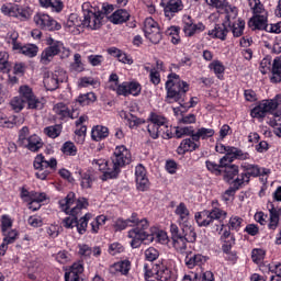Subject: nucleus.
Instances as JSON below:
<instances>
[{
  "label": "nucleus",
  "instance_id": "8fccbe9b",
  "mask_svg": "<svg viewBox=\"0 0 281 281\" xmlns=\"http://www.w3.org/2000/svg\"><path fill=\"white\" fill-rule=\"evenodd\" d=\"M15 16L16 19H21L22 21H27L32 14L30 13V9H23L20 8L19 4H16V11H15Z\"/></svg>",
  "mask_w": 281,
  "mask_h": 281
},
{
  "label": "nucleus",
  "instance_id": "a211bd4d",
  "mask_svg": "<svg viewBox=\"0 0 281 281\" xmlns=\"http://www.w3.org/2000/svg\"><path fill=\"white\" fill-rule=\"evenodd\" d=\"M229 22H224L222 24H215L214 30L209 31V36L213 38H220V41H226L227 34H229Z\"/></svg>",
  "mask_w": 281,
  "mask_h": 281
},
{
  "label": "nucleus",
  "instance_id": "f03ea898",
  "mask_svg": "<svg viewBox=\"0 0 281 281\" xmlns=\"http://www.w3.org/2000/svg\"><path fill=\"white\" fill-rule=\"evenodd\" d=\"M133 161V156L131 150L126 146H116L112 157L111 162L104 160H93L92 165L94 168L103 172L101 176L102 181H108V179H116L117 175L121 172V168L128 166Z\"/></svg>",
  "mask_w": 281,
  "mask_h": 281
},
{
  "label": "nucleus",
  "instance_id": "37998d69",
  "mask_svg": "<svg viewBox=\"0 0 281 281\" xmlns=\"http://www.w3.org/2000/svg\"><path fill=\"white\" fill-rule=\"evenodd\" d=\"M61 153H64V155H69L70 157H76L78 148L72 142H66L61 147Z\"/></svg>",
  "mask_w": 281,
  "mask_h": 281
},
{
  "label": "nucleus",
  "instance_id": "4c0bfd02",
  "mask_svg": "<svg viewBox=\"0 0 281 281\" xmlns=\"http://www.w3.org/2000/svg\"><path fill=\"white\" fill-rule=\"evenodd\" d=\"M183 239L187 243H196V232H194V228L192 226H183Z\"/></svg>",
  "mask_w": 281,
  "mask_h": 281
},
{
  "label": "nucleus",
  "instance_id": "680f3d73",
  "mask_svg": "<svg viewBox=\"0 0 281 281\" xmlns=\"http://www.w3.org/2000/svg\"><path fill=\"white\" fill-rule=\"evenodd\" d=\"M232 161H234V157L232 156V153L228 151V153H226V155L224 157H222L220 159V166H221V168H227V167L232 166V165H229V164H232Z\"/></svg>",
  "mask_w": 281,
  "mask_h": 281
},
{
  "label": "nucleus",
  "instance_id": "412c9836",
  "mask_svg": "<svg viewBox=\"0 0 281 281\" xmlns=\"http://www.w3.org/2000/svg\"><path fill=\"white\" fill-rule=\"evenodd\" d=\"M133 223H137V213H133L131 218L127 220L117 218L114 223V229L115 232H122L127 227H133Z\"/></svg>",
  "mask_w": 281,
  "mask_h": 281
},
{
  "label": "nucleus",
  "instance_id": "c03bdc74",
  "mask_svg": "<svg viewBox=\"0 0 281 281\" xmlns=\"http://www.w3.org/2000/svg\"><path fill=\"white\" fill-rule=\"evenodd\" d=\"M172 245L178 254H186L188 250V241L184 238L173 239Z\"/></svg>",
  "mask_w": 281,
  "mask_h": 281
},
{
  "label": "nucleus",
  "instance_id": "09e8293b",
  "mask_svg": "<svg viewBox=\"0 0 281 281\" xmlns=\"http://www.w3.org/2000/svg\"><path fill=\"white\" fill-rule=\"evenodd\" d=\"M136 186H137V190H139L140 192H146V190H148L150 188V181H148L147 177H138L136 179Z\"/></svg>",
  "mask_w": 281,
  "mask_h": 281
},
{
  "label": "nucleus",
  "instance_id": "aec40b11",
  "mask_svg": "<svg viewBox=\"0 0 281 281\" xmlns=\"http://www.w3.org/2000/svg\"><path fill=\"white\" fill-rule=\"evenodd\" d=\"M270 222L268 224L269 229H277L280 223L281 207H276L272 203L269 209Z\"/></svg>",
  "mask_w": 281,
  "mask_h": 281
},
{
  "label": "nucleus",
  "instance_id": "5701e85b",
  "mask_svg": "<svg viewBox=\"0 0 281 281\" xmlns=\"http://www.w3.org/2000/svg\"><path fill=\"white\" fill-rule=\"evenodd\" d=\"M270 82H272L273 85H278V82H281V56L274 58L273 60Z\"/></svg>",
  "mask_w": 281,
  "mask_h": 281
},
{
  "label": "nucleus",
  "instance_id": "c85d7f7f",
  "mask_svg": "<svg viewBox=\"0 0 281 281\" xmlns=\"http://www.w3.org/2000/svg\"><path fill=\"white\" fill-rule=\"evenodd\" d=\"M156 276L160 281H177V277L172 274V271L164 266L158 267V270H156Z\"/></svg>",
  "mask_w": 281,
  "mask_h": 281
},
{
  "label": "nucleus",
  "instance_id": "f8f14e48",
  "mask_svg": "<svg viewBox=\"0 0 281 281\" xmlns=\"http://www.w3.org/2000/svg\"><path fill=\"white\" fill-rule=\"evenodd\" d=\"M243 173L239 179H243V183H249V179L251 177H265L266 175H270L271 170L267 168L260 169L258 165L244 164L241 165Z\"/></svg>",
  "mask_w": 281,
  "mask_h": 281
},
{
  "label": "nucleus",
  "instance_id": "bf43d9fd",
  "mask_svg": "<svg viewBox=\"0 0 281 281\" xmlns=\"http://www.w3.org/2000/svg\"><path fill=\"white\" fill-rule=\"evenodd\" d=\"M170 232L172 240H179V238L183 239V231H180L177 224H171Z\"/></svg>",
  "mask_w": 281,
  "mask_h": 281
},
{
  "label": "nucleus",
  "instance_id": "6ab92c4d",
  "mask_svg": "<svg viewBox=\"0 0 281 281\" xmlns=\"http://www.w3.org/2000/svg\"><path fill=\"white\" fill-rule=\"evenodd\" d=\"M128 19H131V13L126 11V9H119L110 16V21L114 23V25L126 23Z\"/></svg>",
  "mask_w": 281,
  "mask_h": 281
},
{
  "label": "nucleus",
  "instance_id": "7c9ffc66",
  "mask_svg": "<svg viewBox=\"0 0 281 281\" xmlns=\"http://www.w3.org/2000/svg\"><path fill=\"white\" fill-rule=\"evenodd\" d=\"M240 186H243V179L236 178L233 180L232 187H229L223 195L224 201H229V198L227 196H234L236 191L240 190Z\"/></svg>",
  "mask_w": 281,
  "mask_h": 281
},
{
  "label": "nucleus",
  "instance_id": "2eb2a0df",
  "mask_svg": "<svg viewBox=\"0 0 281 281\" xmlns=\"http://www.w3.org/2000/svg\"><path fill=\"white\" fill-rule=\"evenodd\" d=\"M160 5L164 8L167 19H172L177 12L183 10V2L181 0H161Z\"/></svg>",
  "mask_w": 281,
  "mask_h": 281
},
{
  "label": "nucleus",
  "instance_id": "13d9d810",
  "mask_svg": "<svg viewBox=\"0 0 281 281\" xmlns=\"http://www.w3.org/2000/svg\"><path fill=\"white\" fill-rule=\"evenodd\" d=\"M0 126H2V128H14V126H16V122L10 121L8 116L0 113Z\"/></svg>",
  "mask_w": 281,
  "mask_h": 281
},
{
  "label": "nucleus",
  "instance_id": "dca6fc26",
  "mask_svg": "<svg viewBox=\"0 0 281 281\" xmlns=\"http://www.w3.org/2000/svg\"><path fill=\"white\" fill-rule=\"evenodd\" d=\"M64 25L68 32L75 35L80 34L82 30V21L78 19V14L76 13L70 14Z\"/></svg>",
  "mask_w": 281,
  "mask_h": 281
},
{
  "label": "nucleus",
  "instance_id": "ea45409f",
  "mask_svg": "<svg viewBox=\"0 0 281 281\" xmlns=\"http://www.w3.org/2000/svg\"><path fill=\"white\" fill-rule=\"evenodd\" d=\"M21 54H23L24 56H29V58H34V56L38 54V46L34 44L24 45L21 48Z\"/></svg>",
  "mask_w": 281,
  "mask_h": 281
},
{
  "label": "nucleus",
  "instance_id": "a878e982",
  "mask_svg": "<svg viewBox=\"0 0 281 281\" xmlns=\"http://www.w3.org/2000/svg\"><path fill=\"white\" fill-rule=\"evenodd\" d=\"M196 140L192 138H186L181 142L180 146L178 147L179 155H183L186 153H192L199 148V144L195 143Z\"/></svg>",
  "mask_w": 281,
  "mask_h": 281
},
{
  "label": "nucleus",
  "instance_id": "774afa93",
  "mask_svg": "<svg viewBox=\"0 0 281 281\" xmlns=\"http://www.w3.org/2000/svg\"><path fill=\"white\" fill-rule=\"evenodd\" d=\"M260 72L261 74H267L269 71V69H271V59L266 57L261 60L260 63Z\"/></svg>",
  "mask_w": 281,
  "mask_h": 281
},
{
  "label": "nucleus",
  "instance_id": "9d476101",
  "mask_svg": "<svg viewBox=\"0 0 281 281\" xmlns=\"http://www.w3.org/2000/svg\"><path fill=\"white\" fill-rule=\"evenodd\" d=\"M144 32L146 38H148L150 43H154V45L161 43V30L153 18L145 19Z\"/></svg>",
  "mask_w": 281,
  "mask_h": 281
},
{
  "label": "nucleus",
  "instance_id": "20e7f679",
  "mask_svg": "<svg viewBox=\"0 0 281 281\" xmlns=\"http://www.w3.org/2000/svg\"><path fill=\"white\" fill-rule=\"evenodd\" d=\"M147 132L151 139H172V128L168 126L166 117L157 114H150Z\"/></svg>",
  "mask_w": 281,
  "mask_h": 281
},
{
  "label": "nucleus",
  "instance_id": "f704fd0d",
  "mask_svg": "<svg viewBox=\"0 0 281 281\" xmlns=\"http://www.w3.org/2000/svg\"><path fill=\"white\" fill-rule=\"evenodd\" d=\"M222 10H224L226 14V22L228 23V27H232V20L238 16V9L236 7L229 5V2H227Z\"/></svg>",
  "mask_w": 281,
  "mask_h": 281
},
{
  "label": "nucleus",
  "instance_id": "7ed1b4c3",
  "mask_svg": "<svg viewBox=\"0 0 281 281\" xmlns=\"http://www.w3.org/2000/svg\"><path fill=\"white\" fill-rule=\"evenodd\" d=\"M227 213L221 209H213L212 211H202L195 214V221L199 227H211L213 232H223V218Z\"/></svg>",
  "mask_w": 281,
  "mask_h": 281
},
{
  "label": "nucleus",
  "instance_id": "f3484780",
  "mask_svg": "<svg viewBox=\"0 0 281 281\" xmlns=\"http://www.w3.org/2000/svg\"><path fill=\"white\" fill-rule=\"evenodd\" d=\"M33 166L35 170H45V168H52L54 170L56 169V166H58V161L56 160V158L45 160V156H43V154H40L35 157Z\"/></svg>",
  "mask_w": 281,
  "mask_h": 281
},
{
  "label": "nucleus",
  "instance_id": "f257e3e1",
  "mask_svg": "<svg viewBox=\"0 0 281 281\" xmlns=\"http://www.w3.org/2000/svg\"><path fill=\"white\" fill-rule=\"evenodd\" d=\"M74 203H76V206L71 209ZM59 207L61 212H65V214H70V216L63 220L64 227L67 229H74V227H77L78 234H85V232H87V225H89L91 213H87L78 221L80 212L89 207V201H87L86 198H79L76 202V193L69 192L65 199L59 201Z\"/></svg>",
  "mask_w": 281,
  "mask_h": 281
},
{
  "label": "nucleus",
  "instance_id": "3c124183",
  "mask_svg": "<svg viewBox=\"0 0 281 281\" xmlns=\"http://www.w3.org/2000/svg\"><path fill=\"white\" fill-rule=\"evenodd\" d=\"M228 153H231L234 159H241V160L249 159V154L243 153L240 149L236 147L228 148Z\"/></svg>",
  "mask_w": 281,
  "mask_h": 281
},
{
  "label": "nucleus",
  "instance_id": "c756f323",
  "mask_svg": "<svg viewBox=\"0 0 281 281\" xmlns=\"http://www.w3.org/2000/svg\"><path fill=\"white\" fill-rule=\"evenodd\" d=\"M42 8H52L53 12H63V1L60 0H40Z\"/></svg>",
  "mask_w": 281,
  "mask_h": 281
},
{
  "label": "nucleus",
  "instance_id": "0e129e2a",
  "mask_svg": "<svg viewBox=\"0 0 281 281\" xmlns=\"http://www.w3.org/2000/svg\"><path fill=\"white\" fill-rule=\"evenodd\" d=\"M249 7L254 11V14H262V4L260 0H249Z\"/></svg>",
  "mask_w": 281,
  "mask_h": 281
},
{
  "label": "nucleus",
  "instance_id": "423d86ee",
  "mask_svg": "<svg viewBox=\"0 0 281 281\" xmlns=\"http://www.w3.org/2000/svg\"><path fill=\"white\" fill-rule=\"evenodd\" d=\"M167 97L166 102L172 104V102H183L186 94L190 91V85L186 81H172L167 80L166 82Z\"/></svg>",
  "mask_w": 281,
  "mask_h": 281
},
{
  "label": "nucleus",
  "instance_id": "052dcab7",
  "mask_svg": "<svg viewBox=\"0 0 281 281\" xmlns=\"http://www.w3.org/2000/svg\"><path fill=\"white\" fill-rule=\"evenodd\" d=\"M12 227V220L8 215H3L1 218V229L2 234L5 236V232H8Z\"/></svg>",
  "mask_w": 281,
  "mask_h": 281
},
{
  "label": "nucleus",
  "instance_id": "e433bc0d",
  "mask_svg": "<svg viewBox=\"0 0 281 281\" xmlns=\"http://www.w3.org/2000/svg\"><path fill=\"white\" fill-rule=\"evenodd\" d=\"M232 32H233V36L235 38H240V36L244 34L245 32V22L241 19H238L237 23H233L231 24V26H228Z\"/></svg>",
  "mask_w": 281,
  "mask_h": 281
},
{
  "label": "nucleus",
  "instance_id": "4be33fe9",
  "mask_svg": "<svg viewBox=\"0 0 281 281\" xmlns=\"http://www.w3.org/2000/svg\"><path fill=\"white\" fill-rule=\"evenodd\" d=\"M53 111L54 113H56V115H58L60 120H65V117H70L71 120H74L76 117L74 115V111H69L67 104L63 102L55 104Z\"/></svg>",
  "mask_w": 281,
  "mask_h": 281
},
{
  "label": "nucleus",
  "instance_id": "49530a36",
  "mask_svg": "<svg viewBox=\"0 0 281 281\" xmlns=\"http://www.w3.org/2000/svg\"><path fill=\"white\" fill-rule=\"evenodd\" d=\"M114 269L116 271H119L120 273H122L123 276H126L128 273V271H131V261L125 260V261L115 263Z\"/></svg>",
  "mask_w": 281,
  "mask_h": 281
},
{
  "label": "nucleus",
  "instance_id": "0eeeda50",
  "mask_svg": "<svg viewBox=\"0 0 281 281\" xmlns=\"http://www.w3.org/2000/svg\"><path fill=\"white\" fill-rule=\"evenodd\" d=\"M82 27H89L90 30H100V27H102V12L97 11L93 7L90 8L89 2H85L82 4Z\"/></svg>",
  "mask_w": 281,
  "mask_h": 281
},
{
  "label": "nucleus",
  "instance_id": "6e6d98bb",
  "mask_svg": "<svg viewBox=\"0 0 281 281\" xmlns=\"http://www.w3.org/2000/svg\"><path fill=\"white\" fill-rule=\"evenodd\" d=\"M145 257H146V260H148L149 262H155V260L159 258V251L150 247L147 250H145Z\"/></svg>",
  "mask_w": 281,
  "mask_h": 281
},
{
  "label": "nucleus",
  "instance_id": "72a5a7b5",
  "mask_svg": "<svg viewBox=\"0 0 281 281\" xmlns=\"http://www.w3.org/2000/svg\"><path fill=\"white\" fill-rule=\"evenodd\" d=\"M98 98L95 97V93L93 92H88L85 94H80L77 99L76 102H78L81 106H89V104H93Z\"/></svg>",
  "mask_w": 281,
  "mask_h": 281
},
{
  "label": "nucleus",
  "instance_id": "c9c22d12",
  "mask_svg": "<svg viewBox=\"0 0 281 281\" xmlns=\"http://www.w3.org/2000/svg\"><path fill=\"white\" fill-rule=\"evenodd\" d=\"M238 166L231 165L228 167H224V181L229 183V181H234V177H238Z\"/></svg>",
  "mask_w": 281,
  "mask_h": 281
},
{
  "label": "nucleus",
  "instance_id": "cd10ccee",
  "mask_svg": "<svg viewBox=\"0 0 281 281\" xmlns=\"http://www.w3.org/2000/svg\"><path fill=\"white\" fill-rule=\"evenodd\" d=\"M248 25L252 30H267V16L255 15L252 19H250Z\"/></svg>",
  "mask_w": 281,
  "mask_h": 281
},
{
  "label": "nucleus",
  "instance_id": "ddd939ff",
  "mask_svg": "<svg viewBox=\"0 0 281 281\" xmlns=\"http://www.w3.org/2000/svg\"><path fill=\"white\" fill-rule=\"evenodd\" d=\"M19 91L20 98L27 104V109H37L38 111L43 109V101L38 100V98L34 95L32 88L29 86H22Z\"/></svg>",
  "mask_w": 281,
  "mask_h": 281
},
{
  "label": "nucleus",
  "instance_id": "338daca9",
  "mask_svg": "<svg viewBox=\"0 0 281 281\" xmlns=\"http://www.w3.org/2000/svg\"><path fill=\"white\" fill-rule=\"evenodd\" d=\"M19 40V33L16 32H13L9 35V40H8V43H11L13 45V49H20L21 52V48L23 46H21L16 41Z\"/></svg>",
  "mask_w": 281,
  "mask_h": 281
},
{
  "label": "nucleus",
  "instance_id": "39448f33",
  "mask_svg": "<svg viewBox=\"0 0 281 281\" xmlns=\"http://www.w3.org/2000/svg\"><path fill=\"white\" fill-rule=\"evenodd\" d=\"M132 225L135 228L131 229L127 236L128 238H132L131 247L133 249L142 247V243H144V240H155V235L148 234V232H146V229H148V227L150 226L148 224V220L143 218L139 221V218H137V223H132Z\"/></svg>",
  "mask_w": 281,
  "mask_h": 281
},
{
  "label": "nucleus",
  "instance_id": "864d4df0",
  "mask_svg": "<svg viewBox=\"0 0 281 281\" xmlns=\"http://www.w3.org/2000/svg\"><path fill=\"white\" fill-rule=\"evenodd\" d=\"M0 10L2 14H5L7 16L16 15V4H3Z\"/></svg>",
  "mask_w": 281,
  "mask_h": 281
},
{
  "label": "nucleus",
  "instance_id": "1a4fd4ad",
  "mask_svg": "<svg viewBox=\"0 0 281 281\" xmlns=\"http://www.w3.org/2000/svg\"><path fill=\"white\" fill-rule=\"evenodd\" d=\"M67 80V72L58 68L54 72H47L44 76V87L47 91H56L60 86V82H65Z\"/></svg>",
  "mask_w": 281,
  "mask_h": 281
},
{
  "label": "nucleus",
  "instance_id": "de8ad7c7",
  "mask_svg": "<svg viewBox=\"0 0 281 281\" xmlns=\"http://www.w3.org/2000/svg\"><path fill=\"white\" fill-rule=\"evenodd\" d=\"M25 104H26L25 101L21 97H15L11 101V106H12L13 111H15V113L23 111V109H25Z\"/></svg>",
  "mask_w": 281,
  "mask_h": 281
},
{
  "label": "nucleus",
  "instance_id": "393cba45",
  "mask_svg": "<svg viewBox=\"0 0 281 281\" xmlns=\"http://www.w3.org/2000/svg\"><path fill=\"white\" fill-rule=\"evenodd\" d=\"M91 137L93 142H102V139H106L109 137V127L97 125L91 131Z\"/></svg>",
  "mask_w": 281,
  "mask_h": 281
},
{
  "label": "nucleus",
  "instance_id": "473e14b6",
  "mask_svg": "<svg viewBox=\"0 0 281 281\" xmlns=\"http://www.w3.org/2000/svg\"><path fill=\"white\" fill-rule=\"evenodd\" d=\"M214 130L201 127L193 135V142H200V139H210V137H214Z\"/></svg>",
  "mask_w": 281,
  "mask_h": 281
},
{
  "label": "nucleus",
  "instance_id": "5fc2aeb1",
  "mask_svg": "<svg viewBox=\"0 0 281 281\" xmlns=\"http://www.w3.org/2000/svg\"><path fill=\"white\" fill-rule=\"evenodd\" d=\"M125 120H127V122L130 124V128H135V126H139V125L144 124V122H145L143 119H139L133 114H131L130 116L126 115Z\"/></svg>",
  "mask_w": 281,
  "mask_h": 281
},
{
  "label": "nucleus",
  "instance_id": "69168bd1",
  "mask_svg": "<svg viewBox=\"0 0 281 281\" xmlns=\"http://www.w3.org/2000/svg\"><path fill=\"white\" fill-rule=\"evenodd\" d=\"M80 177H81V188L83 189H89L91 188V176L87 172L82 173L80 172Z\"/></svg>",
  "mask_w": 281,
  "mask_h": 281
},
{
  "label": "nucleus",
  "instance_id": "4468645a",
  "mask_svg": "<svg viewBox=\"0 0 281 281\" xmlns=\"http://www.w3.org/2000/svg\"><path fill=\"white\" fill-rule=\"evenodd\" d=\"M33 21L37 25V27H41V30H45L46 32H54V30H60V24L45 13L35 14Z\"/></svg>",
  "mask_w": 281,
  "mask_h": 281
},
{
  "label": "nucleus",
  "instance_id": "b1692460",
  "mask_svg": "<svg viewBox=\"0 0 281 281\" xmlns=\"http://www.w3.org/2000/svg\"><path fill=\"white\" fill-rule=\"evenodd\" d=\"M85 271V268L81 263H74L70 267V270L65 273V280L66 281H78L80 280V273Z\"/></svg>",
  "mask_w": 281,
  "mask_h": 281
},
{
  "label": "nucleus",
  "instance_id": "e2e57ef3",
  "mask_svg": "<svg viewBox=\"0 0 281 281\" xmlns=\"http://www.w3.org/2000/svg\"><path fill=\"white\" fill-rule=\"evenodd\" d=\"M128 91H130V95H139V93H142V85L137 82H130Z\"/></svg>",
  "mask_w": 281,
  "mask_h": 281
},
{
  "label": "nucleus",
  "instance_id": "a18cd8bd",
  "mask_svg": "<svg viewBox=\"0 0 281 281\" xmlns=\"http://www.w3.org/2000/svg\"><path fill=\"white\" fill-rule=\"evenodd\" d=\"M74 63L70 65L72 71H85V64H82V56L80 54H75L74 55Z\"/></svg>",
  "mask_w": 281,
  "mask_h": 281
},
{
  "label": "nucleus",
  "instance_id": "603ef678",
  "mask_svg": "<svg viewBox=\"0 0 281 281\" xmlns=\"http://www.w3.org/2000/svg\"><path fill=\"white\" fill-rule=\"evenodd\" d=\"M265 255L266 252L263 249H259V248L254 249L251 254L252 262H256V265H260V262L265 260Z\"/></svg>",
  "mask_w": 281,
  "mask_h": 281
},
{
  "label": "nucleus",
  "instance_id": "2f4dec72",
  "mask_svg": "<svg viewBox=\"0 0 281 281\" xmlns=\"http://www.w3.org/2000/svg\"><path fill=\"white\" fill-rule=\"evenodd\" d=\"M183 32L187 36H194V32H196V25L194 21H192V16L184 15L183 16Z\"/></svg>",
  "mask_w": 281,
  "mask_h": 281
},
{
  "label": "nucleus",
  "instance_id": "4d7b16f0",
  "mask_svg": "<svg viewBox=\"0 0 281 281\" xmlns=\"http://www.w3.org/2000/svg\"><path fill=\"white\" fill-rule=\"evenodd\" d=\"M104 61V57L102 55H90L88 56V63L92 67H100L102 63Z\"/></svg>",
  "mask_w": 281,
  "mask_h": 281
},
{
  "label": "nucleus",
  "instance_id": "a19ab883",
  "mask_svg": "<svg viewBox=\"0 0 281 281\" xmlns=\"http://www.w3.org/2000/svg\"><path fill=\"white\" fill-rule=\"evenodd\" d=\"M63 127L60 125H52L44 128L45 135L50 137L52 139H56L60 135Z\"/></svg>",
  "mask_w": 281,
  "mask_h": 281
},
{
  "label": "nucleus",
  "instance_id": "bb28decb",
  "mask_svg": "<svg viewBox=\"0 0 281 281\" xmlns=\"http://www.w3.org/2000/svg\"><path fill=\"white\" fill-rule=\"evenodd\" d=\"M24 148H27V150H31V153H38V150L43 148V142L41 140V137H38V135H32L29 137L26 145H24Z\"/></svg>",
  "mask_w": 281,
  "mask_h": 281
},
{
  "label": "nucleus",
  "instance_id": "58836bf2",
  "mask_svg": "<svg viewBox=\"0 0 281 281\" xmlns=\"http://www.w3.org/2000/svg\"><path fill=\"white\" fill-rule=\"evenodd\" d=\"M9 58L10 55H8L7 52H0V69L3 71V74H8L12 68L10 61L8 60Z\"/></svg>",
  "mask_w": 281,
  "mask_h": 281
},
{
  "label": "nucleus",
  "instance_id": "79ce46f5",
  "mask_svg": "<svg viewBox=\"0 0 281 281\" xmlns=\"http://www.w3.org/2000/svg\"><path fill=\"white\" fill-rule=\"evenodd\" d=\"M175 214H177V216H180L181 221H188V216H190V211L188 210V206H186V203L181 202L176 207Z\"/></svg>",
  "mask_w": 281,
  "mask_h": 281
},
{
  "label": "nucleus",
  "instance_id": "9b49d317",
  "mask_svg": "<svg viewBox=\"0 0 281 281\" xmlns=\"http://www.w3.org/2000/svg\"><path fill=\"white\" fill-rule=\"evenodd\" d=\"M47 45L49 46L46 47L41 55V63L43 65H49V63L54 60V56H58L63 50V43L54 41L52 37L47 40Z\"/></svg>",
  "mask_w": 281,
  "mask_h": 281
},
{
  "label": "nucleus",
  "instance_id": "6e6552de",
  "mask_svg": "<svg viewBox=\"0 0 281 281\" xmlns=\"http://www.w3.org/2000/svg\"><path fill=\"white\" fill-rule=\"evenodd\" d=\"M281 104V95L277 94L274 99L265 100L255 106L251 111V116L261 119L267 117V113H273L278 106Z\"/></svg>",
  "mask_w": 281,
  "mask_h": 281
}]
</instances>
